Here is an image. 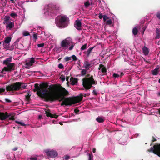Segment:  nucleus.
<instances>
[{
    "instance_id": "obj_3",
    "label": "nucleus",
    "mask_w": 160,
    "mask_h": 160,
    "mask_svg": "<svg viewBox=\"0 0 160 160\" xmlns=\"http://www.w3.org/2000/svg\"><path fill=\"white\" fill-rule=\"evenodd\" d=\"M55 23L59 28H64L69 24V18L66 15H60L55 18Z\"/></svg>"
},
{
    "instance_id": "obj_55",
    "label": "nucleus",
    "mask_w": 160,
    "mask_h": 160,
    "mask_svg": "<svg viewBox=\"0 0 160 160\" xmlns=\"http://www.w3.org/2000/svg\"><path fill=\"white\" fill-rule=\"evenodd\" d=\"M92 92L93 94L95 95H97L98 94L97 92H96L95 90H93Z\"/></svg>"
},
{
    "instance_id": "obj_7",
    "label": "nucleus",
    "mask_w": 160,
    "mask_h": 160,
    "mask_svg": "<svg viewBox=\"0 0 160 160\" xmlns=\"http://www.w3.org/2000/svg\"><path fill=\"white\" fill-rule=\"evenodd\" d=\"M148 151L149 152H152L154 154L160 157V144L154 145L153 147H151L150 149L148 150Z\"/></svg>"
},
{
    "instance_id": "obj_11",
    "label": "nucleus",
    "mask_w": 160,
    "mask_h": 160,
    "mask_svg": "<svg viewBox=\"0 0 160 160\" xmlns=\"http://www.w3.org/2000/svg\"><path fill=\"white\" fill-rule=\"evenodd\" d=\"M10 116V115H8V112H7L5 113L3 112H0V120H6Z\"/></svg>"
},
{
    "instance_id": "obj_42",
    "label": "nucleus",
    "mask_w": 160,
    "mask_h": 160,
    "mask_svg": "<svg viewBox=\"0 0 160 160\" xmlns=\"http://www.w3.org/2000/svg\"><path fill=\"white\" fill-rule=\"evenodd\" d=\"M89 159L88 160H93V156L92 154H88Z\"/></svg>"
},
{
    "instance_id": "obj_6",
    "label": "nucleus",
    "mask_w": 160,
    "mask_h": 160,
    "mask_svg": "<svg viewBox=\"0 0 160 160\" xmlns=\"http://www.w3.org/2000/svg\"><path fill=\"white\" fill-rule=\"evenodd\" d=\"M72 39L68 37L63 40L61 43V46L63 49H66L68 48V46H70L69 48V50H72L75 46V43L73 42Z\"/></svg>"
},
{
    "instance_id": "obj_36",
    "label": "nucleus",
    "mask_w": 160,
    "mask_h": 160,
    "mask_svg": "<svg viewBox=\"0 0 160 160\" xmlns=\"http://www.w3.org/2000/svg\"><path fill=\"white\" fill-rule=\"evenodd\" d=\"M23 35L24 36H26L29 35L30 34L28 32L25 31L23 32Z\"/></svg>"
},
{
    "instance_id": "obj_14",
    "label": "nucleus",
    "mask_w": 160,
    "mask_h": 160,
    "mask_svg": "<svg viewBox=\"0 0 160 160\" xmlns=\"http://www.w3.org/2000/svg\"><path fill=\"white\" fill-rule=\"evenodd\" d=\"M83 96L82 94L81 93L79 96L73 98L74 100L75 104L78 103L82 101L83 98Z\"/></svg>"
},
{
    "instance_id": "obj_53",
    "label": "nucleus",
    "mask_w": 160,
    "mask_h": 160,
    "mask_svg": "<svg viewBox=\"0 0 160 160\" xmlns=\"http://www.w3.org/2000/svg\"><path fill=\"white\" fill-rule=\"evenodd\" d=\"M5 101L6 102H9V103H10V102H11V101L10 100H9L8 99H7V98H6L5 99Z\"/></svg>"
},
{
    "instance_id": "obj_5",
    "label": "nucleus",
    "mask_w": 160,
    "mask_h": 160,
    "mask_svg": "<svg viewBox=\"0 0 160 160\" xmlns=\"http://www.w3.org/2000/svg\"><path fill=\"white\" fill-rule=\"evenodd\" d=\"M86 77L82 79V85L86 89L88 90L91 88L93 85H96L97 82L95 80L92 75L88 74Z\"/></svg>"
},
{
    "instance_id": "obj_29",
    "label": "nucleus",
    "mask_w": 160,
    "mask_h": 160,
    "mask_svg": "<svg viewBox=\"0 0 160 160\" xmlns=\"http://www.w3.org/2000/svg\"><path fill=\"white\" fill-rule=\"evenodd\" d=\"M138 30L136 28H134L132 30V33L134 35H136L138 33Z\"/></svg>"
},
{
    "instance_id": "obj_33",
    "label": "nucleus",
    "mask_w": 160,
    "mask_h": 160,
    "mask_svg": "<svg viewBox=\"0 0 160 160\" xmlns=\"http://www.w3.org/2000/svg\"><path fill=\"white\" fill-rule=\"evenodd\" d=\"M5 92V88H0V95H2L3 93Z\"/></svg>"
},
{
    "instance_id": "obj_63",
    "label": "nucleus",
    "mask_w": 160,
    "mask_h": 160,
    "mask_svg": "<svg viewBox=\"0 0 160 160\" xmlns=\"http://www.w3.org/2000/svg\"><path fill=\"white\" fill-rule=\"evenodd\" d=\"M142 30H143V33L144 31H145V28H143L142 29Z\"/></svg>"
},
{
    "instance_id": "obj_9",
    "label": "nucleus",
    "mask_w": 160,
    "mask_h": 160,
    "mask_svg": "<svg viewBox=\"0 0 160 160\" xmlns=\"http://www.w3.org/2000/svg\"><path fill=\"white\" fill-rule=\"evenodd\" d=\"M45 152L46 154L48 156L52 158H54L57 157L58 155L57 152L54 150L49 151L48 150H46Z\"/></svg>"
},
{
    "instance_id": "obj_13",
    "label": "nucleus",
    "mask_w": 160,
    "mask_h": 160,
    "mask_svg": "<svg viewBox=\"0 0 160 160\" xmlns=\"http://www.w3.org/2000/svg\"><path fill=\"white\" fill-rule=\"evenodd\" d=\"M104 22L107 25H111L112 23V21L107 16H104L103 18Z\"/></svg>"
},
{
    "instance_id": "obj_18",
    "label": "nucleus",
    "mask_w": 160,
    "mask_h": 160,
    "mask_svg": "<svg viewBox=\"0 0 160 160\" xmlns=\"http://www.w3.org/2000/svg\"><path fill=\"white\" fill-rule=\"evenodd\" d=\"M159 66L158 65L156 68L151 71L152 74L153 75H156L158 74L159 72Z\"/></svg>"
},
{
    "instance_id": "obj_16",
    "label": "nucleus",
    "mask_w": 160,
    "mask_h": 160,
    "mask_svg": "<svg viewBox=\"0 0 160 160\" xmlns=\"http://www.w3.org/2000/svg\"><path fill=\"white\" fill-rule=\"evenodd\" d=\"M45 114L47 117H50L51 118H57L58 117V116L56 114H52L51 112H50V110L49 109L45 111Z\"/></svg>"
},
{
    "instance_id": "obj_31",
    "label": "nucleus",
    "mask_w": 160,
    "mask_h": 160,
    "mask_svg": "<svg viewBox=\"0 0 160 160\" xmlns=\"http://www.w3.org/2000/svg\"><path fill=\"white\" fill-rule=\"evenodd\" d=\"M31 95L29 93H27V95H26L25 98L27 101H29L30 99Z\"/></svg>"
},
{
    "instance_id": "obj_43",
    "label": "nucleus",
    "mask_w": 160,
    "mask_h": 160,
    "mask_svg": "<svg viewBox=\"0 0 160 160\" xmlns=\"http://www.w3.org/2000/svg\"><path fill=\"white\" fill-rule=\"evenodd\" d=\"M60 78L62 81H64L65 80V77L63 75H62L60 77Z\"/></svg>"
},
{
    "instance_id": "obj_32",
    "label": "nucleus",
    "mask_w": 160,
    "mask_h": 160,
    "mask_svg": "<svg viewBox=\"0 0 160 160\" xmlns=\"http://www.w3.org/2000/svg\"><path fill=\"white\" fill-rule=\"evenodd\" d=\"M87 43H85L84 45H82L81 48V50H83L86 49L87 48Z\"/></svg>"
},
{
    "instance_id": "obj_40",
    "label": "nucleus",
    "mask_w": 160,
    "mask_h": 160,
    "mask_svg": "<svg viewBox=\"0 0 160 160\" xmlns=\"http://www.w3.org/2000/svg\"><path fill=\"white\" fill-rule=\"evenodd\" d=\"M156 16L160 20V11L156 13Z\"/></svg>"
},
{
    "instance_id": "obj_28",
    "label": "nucleus",
    "mask_w": 160,
    "mask_h": 160,
    "mask_svg": "<svg viewBox=\"0 0 160 160\" xmlns=\"http://www.w3.org/2000/svg\"><path fill=\"white\" fill-rule=\"evenodd\" d=\"M10 17L9 16H6L4 20L3 24H4L5 23H7L8 22H10L9 20L10 19Z\"/></svg>"
},
{
    "instance_id": "obj_12",
    "label": "nucleus",
    "mask_w": 160,
    "mask_h": 160,
    "mask_svg": "<svg viewBox=\"0 0 160 160\" xmlns=\"http://www.w3.org/2000/svg\"><path fill=\"white\" fill-rule=\"evenodd\" d=\"M98 69L99 70L101 71L103 75H105L106 74L107 69L102 64H99Z\"/></svg>"
},
{
    "instance_id": "obj_21",
    "label": "nucleus",
    "mask_w": 160,
    "mask_h": 160,
    "mask_svg": "<svg viewBox=\"0 0 160 160\" xmlns=\"http://www.w3.org/2000/svg\"><path fill=\"white\" fill-rule=\"evenodd\" d=\"M91 64L88 63V61H85L83 64V67L86 70H88L91 67Z\"/></svg>"
},
{
    "instance_id": "obj_30",
    "label": "nucleus",
    "mask_w": 160,
    "mask_h": 160,
    "mask_svg": "<svg viewBox=\"0 0 160 160\" xmlns=\"http://www.w3.org/2000/svg\"><path fill=\"white\" fill-rule=\"evenodd\" d=\"M15 122L17 124H20L21 126H25L27 125L26 124H25L24 123L22 122L18 121H15Z\"/></svg>"
},
{
    "instance_id": "obj_22",
    "label": "nucleus",
    "mask_w": 160,
    "mask_h": 160,
    "mask_svg": "<svg viewBox=\"0 0 160 160\" xmlns=\"http://www.w3.org/2000/svg\"><path fill=\"white\" fill-rule=\"evenodd\" d=\"M12 62V57H9L7 58L3 62V64L6 65L9 64L10 62Z\"/></svg>"
},
{
    "instance_id": "obj_24",
    "label": "nucleus",
    "mask_w": 160,
    "mask_h": 160,
    "mask_svg": "<svg viewBox=\"0 0 160 160\" xmlns=\"http://www.w3.org/2000/svg\"><path fill=\"white\" fill-rule=\"evenodd\" d=\"M156 36L155 39H158L160 38V29L156 28Z\"/></svg>"
},
{
    "instance_id": "obj_47",
    "label": "nucleus",
    "mask_w": 160,
    "mask_h": 160,
    "mask_svg": "<svg viewBox=\"0 0 160 160\" xmlns=\"http://www.w3.org/2000/svg\"><path fill=\"white\" fill-rule=\"evenodd\" d=\"M34 87L35 88H37L38 89H40V87H39L38 86V83H36L34 85Z\"/></svg>"
},
{
    "instance_id": "obj_2",
    "label": "nucleus",
    "mask_w": 160,
    "mask_h": 160,
    "mask_svg": "<svg viewBox=\"0 0 160 160\" xmlns=\"http://www.w3.org/2000/svg\"><path fill=\"white\" fill-rule=\"evenodd\" d=\"M56 89L57 93L54 98V101L56 100H58L59 102L62 101L61 104V106L64 105L71 106L72 104H75L73 97H65L69 95V92L64 88L59 85V87H57Z\"/></svg>"
},
{
    "instance_id": "obj_56",
    "label": "nucleus",
    "mask_w": 160,
    "mask_h": 160,
    "mask_svg": "<svg viewBox=\"0 0 160 160\" xmlns=\"http://www.w3.org/2000/svg\"><path fill=\"white\" fill-rule=\"evenodd\" d=\"M20 39L18 38L16 40V42H14V44L15 45L16 44H17L18 42L19 41Z\"/></svg>"
},
{
    "instance_id": "obj_37",
    "label": "nucleus",
    "mask_w": 160,
    "mask_h": 160,
    "mask_svg": "<svg viewBox=\"0 0 160 160\" xmlns=\"http://www.w3.org/2000/svg\"><path fill=\"white\" fill-rule=\"evenodd\" d=\"M71 58H72L73 60V61H76L78 60V58L74 55H72L71 56Z\"/></svg>"
},
{
    "instance_id": "obj_41",
    "label": "nucleus",
    "mask_w": 160,
    "mask_h": 160,
    "mask_svg": "<svg viewBox=\"0 0 160 160\" xmlns=\"http://www.w3.org/2000/svg\"><path fill=\"white\" fill-rule=\"evenodd\" d=\"M84 5L86 7H88L90 5V3L89 1H87L85 3Z\"/></svg>"
},
{
    "instance_id": "obj_34",
    "label": "nucleus",
    "mask_w": 160,
    "mask_h": 160,
    "mask_svg": "<svg viewBox=\"0 0 160 160\" xmlns=\"http://www.w3.org/2000/svg\"><path fill=\"white\" fill-rule=\"evenodd\" d=\"M87 70L83 69L81 72V74L82 76H84L86 74Z\"/></svg>"
},
{
    "instance_id": "obj_49",
    "label": "nucleus",
    "mask_w": 160,
    "mask_h": 160,
    "mask_svg": "<svg viewBox=\"0 0 160 160\" xmlns=\"http://www.w3.org/2000/svg\"><path fill=\"white\" fill-rule=\"evenodd\" d=\"M70 156L68 155H65L64 156V159L65 160H68L69 159H70Z\"/></svg>"
},
{
    "instance_id": "obj_57",
    "label": "nucleus",
    "mask_w": 160,
    "mask_h": 160,
    "mask_svg": "<svg viewBox=\"0 0 160 160\" xmlns=\"http://www.w3.org/2000/svg\"><path fill=\"white\" fill-rule=\"evenodd\" d=\"M157 140L154 137H152V141L153 142H154L156 141Z\"/></svg>"
},
{
    "instance_id": "obj_62",
    "label": "nucleus",
    "mask_w": 160,
    "mask_h": 160,
    "mask_svg": "<svg viewBox=\"0 0 160 160\" xmlns=\"http://www.w3.org/2000/svg\"><path fill=\"white\" fill-rule=\"evenodd\" d=\"M69 78V77H68L66 78V81L68 82Z\"/></svg>"
},
{
    "instance_id": "obj_52",
    "label": "nucleus",
    "mask_w": 160,
    "mask_h": 160,
    "mask_svg": "<svg viewBox=\"0 0 160 160\" xmlns=\"http://www.w3.org/2000/svg\"><path fill=\"white\" fill-rule=\"evenodd\" d=\"M74 112L76 114H78V112L79 111V110L78 109H74Z\"/></svg>"
},
{
    "instance_id": "obj_35",
    "label": "nucleus",
    "mask_w": 160,
    "mask_h": 160,
    "mask_svg": "<svg viewBox=\"0 0 160 160\" xmlns=\"http://www.w3.org/2000/svg\"><path fill=\"white\" fill-rule=\"evenodd\" d=\"M64 60L65 62H67L68 61L71 60V57H66L64 58Z\"/></svg>"
},
{
    "instance_id": "obj_8",
    "label": "nucleus",
    "mask_w": 160,
    "mask_h": 160,
    "mask_svg": "<svg viewBox=\"0 0 160 160\" xmlns=\"http://www.w3.org/2000/svg\"><path fill=\"white\" fill-rule=\"evenodd\" d=\"M7 65V67H5L3 68L1 72L2 73H3L4 71L11 72L12 70L15 69V64L14 63H10Z\"/></svg>"
},
{
    "instance_id": "obj_15",
    "label": "nucleus",
    "mask_w": 160,
    "mask_h": 160,
    "mask_svg": "<svg viewBox=\"0 0 160 160\" xmlns=\"http://www.w3.org/2000/svg\"><path fill=\"white\" fill-rule=\"evenodd\" d=\"M5 23L6 28L7 29L10 30L14 26V22H9L7 23Z\"/></svg>"
},
{
    "instance_id": "obj_38",
    "label": "nucleus",
    "mask_w": 160,
    "mask_h": 160,
    "mask_svg": "<svg viewBox=\"0 0 160 160\" xmlns=\"http://www.w3.org/2000/svg\"><path fill=\"white\" fill-rule=\"evenodd\" d=\"M104 16H107L106 15H103L102 13H99L98 16V18L100 19H102V18H104Z\"/></svg>"
},
{
    "instance_id": "obj_19",
    "label": "nucleus",
    "mask_w": 160,
    "mask_h": 160,
    "mask_svg": "<svg viewBox=\"0 0 160 160\" xmlns=\"http://www.w3.org/2000/svg\"><path fill=\"white\" fill-rule=\"evenodd\" d=\"M35 59L33 57L31 58H30V60L28 62H27L26 63L25 65L27 66V67H26V68H27L29 66H32L33 63L35 62Z\"/></svg>"
},
{
    "instance_id": "obj_4",
    "label": "nucleus",
    "mask_w": 160,
    "mask_h": 160,
    "mask_svg": "<svg viewBox=\"0 0 160 160\" xmlns=\"http://www.w3.org/2000/svg\"><path fill=\"white\" fill-rule=\"evenodd\" d=\"M27 85L22 82H16L6 86L7 92L18 91L25 88Z\"/></svg>"
},
{
    "instance_id": "obj_39",
    "label": "nucleus",
    "mask_w": 160,
    "mask_h": 160,
    "mask_svg": "<svg viewBox=\"0 0 160 160\" xmlns=\"http://www.w3.org/2000/svg\"><path fill=\"white\" fill-rule=\"evenodd\" d=\"M58 67L60 69H63L64 68L63 66L62 63H59L58 66Z\"/></svg>"
},
{
    "instance_id": "obj_44",
    "label": "nucleus",
    "mask_w": 160,
    "mask_h": 160,
    "mask_svg": "<svg viewBox=\"0 0 160 160\" xmlns=\"http://www.w3.org/2000/svg\"><path fill=\"white\" fill-rule=\"evenodd\" d=\"M10 16L12 18H14L17 16V15L16 13L13 12L11 13Z\"/></svg>"
},
{
    "instance_id": "obj_54",
    "label": "nucleus",
    "mask_w": 160,
    "mask_h": 160,
    "mask_svg": "<svg viewBox=\"0 0 160 160\" xmlns=\"http://www.w3.org/2000/svg\"><path fill=\"white\" fill-rule=\"evenodd\" d=\"M33 38L35 39H37L38 38H37V35L36 34H33Z\"/></svg>"
},
{
    "instance_id": "obj_61",
    "label": "nucleus",
    "mask_w": 160,
    "mask_h": 160,
    "mask_svg": "<svg viewBox=\"0 0 160 160\" xmlns=\"http://www.w3.org/2000/svg\"><path fill=\"white\" fill-rule=\"evenodd\" d=\"M92 152L93 153H95L96 152V149L95 148H93L92 149Z\"/></svg>"
},
{
    "instance_id": "obj_20",
    "label": "nucleus",
    "mask_w": 160,
    "mask_h": 160,
    "mask_svg": "<svg viewBox=\"0 0 160 160\" xmlns=\"http://www.w3.org/2000/svg\"><path fill=\"white\" fill-rule=\"evenodd\" d=\"M70 80V81L71 82V84L73 85L76 84L78 82V79L77 78H73L72 77Z\"/></svg>"
},
{
    "instance_id": "obj_51",
    "label": "nucleus",
    "mask_w": 160,
    "mask_h": 160,
    "mask_svg": "<svg viewBox=\"0 0 160 160\" xmlns=\"http://www.w3.org/2000/svg\"><path fill=\"white\" fill-rule=\"evenodd\" d=\"M30 160H38V158L36 157H31L30 158Z\"/></svg>"
},
{
    "instance_id": "obj_46",
    "label": "nucleus",
    "mask_w": 160,
    "mask_h": 160,
    "mask_svg": "<svg viewBox=\"0 0 160 160\" xmlns=\"http://www.w3.org/2000/svg\"><path fill=\"white\" fill-rule=\"evenodd\" d=\"M8 119L10 120H14L15 119L14 116L13 115L11 117L8 118Z\"/></svg>"
},
{
    "instance_id": "obj_10",
    "label": "nucleus",
    "mask_w": 160,
    "mask_h": 160,
    "mask_svg": "<svg viewBox=\"0 0 160 160\" xmlns=\"http://www.w3.org/2000/svg\"><path fill=\"white\" fill-rule=\"evenodd\" d=\"M11 38L10 37H7L5 38L4 42L3 43V47L4 48L8 49L9 48V43L11 42Z\"/></svg>"
},
{
    "instance_id": "obj_59",
    "label": "nucleus",
    "mask_w": 160,
    "mask_h": 160,
    "mask_svg": "<svg viewBox=\"0 0 160 160\" xmlns=\"http://www.w3.org/2000/svg\"><path fill=\"white\" fill-rule=\"evenodd\" d=\"M18 149V148L17 147H15L13 148L12 150L13 151H16Z\"/></svg>"
},
{
    "instance_id": "obj_45",
    "label": "nucleus",
    "mask_w": 160,
    "mask_h": 160,
    "mask_svg": "<svg viewBox=\"0 0 160 160\" xmlns=\"http://www.w3.org/2000/svg\"><path fill=\"white\" fill-rule=\"evenodd\" d=\"M44 46V43L38 44V48H41L43 47Z\"/></svg>"
},
{
    "instance_id": "obj_27",
    "label": "nucleus",
    "mask_w": 160,
    "mask_h": 160,
    "mask_svg": "<svg viewBox=\"0 0 160 160\" xmlns=\"http://www.w3.org/2000/svg\"><path fill=\"white\" fill-rule=\"evenodd\" d=\"M96 120L98 122L101 123L104 121V119L101 117H98L96 119Z\"/></svg>"
},
{
    "instance_id": "obj_23",
    "label": "nucleus",
    "mask_w": 160,
    "mask_h": 160,
    "mask_svg": "<svg viewBox=\"0 0 160 160\" xmlns=\"http://www.w3.org/2000/svg\"><path fill=\"white\" fill-rule=\"evenodd\" d=\"M52 8L54 10L52 12L55 14H56V13L59 11L60 9L59 7L56 5H54L52 7Z\"/></svg>"
},
{
    "instance_id": "obj_60",
    "label": "nucleus",
    "mask_w": 160,
    "mask_h": 160,
    "mask_svg": "<svg viewBox=\"0 0 160 160\" xmlns=\"http://www.w3.org/2000/svg\"><path fill=\"white\" fill-rule=\"evenodd\" d=\"M123 75H124V74H123V72H121V73H120V75H119V76H120V77H122V76H123Z\"/></svg>"
},
{
    "instance_id": "obj_26",
    "label": "nucleus",
    "mask_w": 160,
    "mask_h": 160,
    "mask_svg": "<svg viewBox=\"0 0 160 160\" xmlns=\"http://www.w3.org/2000/svg\"><path fill=\"white\" fill-rule=\"evenodd\" d=\"M94 48V47H90L88 49L87 51H86V54L87 57H88L89 56L90 54L92 52V51Z\"/></svg>"
},
{
    "instance_id": "obj_1",
    "label": "nucleus",
    "mask_w": 160,
    "mask_h": 160,
    "mask_svg": "<svg viewBox=\"0 0 160 160\" xmlns=\"http://www.w3.org/2000/svg\"><path fill=\"white\" fill-rule=\"evenodd\" d=\"M40 88L38 91L39 94L42 95L46 101H49L50 102H53L57 93V91L56 88L57 87H59V85L54 87L50 86L49 87V91H48V85L47 83H41L40 84Z\"/></svg>"
},
{
    "instance_id": "obj_48",
    "label": "nucleus",
    "mask_w": 160,
    "mask_h": 160,
    "mask_svg": "<svg viewBox=\"0 0 160 160\" xmlns=\"http://www.w3.org/2000/svg\"><path fill=\"white\" fill-rule=\"evenodd\" d=\"M113 76L115 78H118L119 77V75L118 74L114 73L113 74Z\"/></svg>"
},
{
    "instance_id": "obj_17",
    "label": "nucleus",
    "mask_w": 160,
    "mask_h": 160,
    "mask_svg": "<svg viewBox=\"0 0 160 160\" xmlns=\"http://www.w3.org/2000/svg\"><path fill=\"white\" fill-rule=\"evenodd\" d=\"M81 22L79 20H77L75 21L74 26L78 30H81Z\"/></svg>"
},
{
    "instance_id": "obj_50",
    "label": "nucleus",
    "mask_w": 160,
    "mask_h": 160,
    "mask_svg": "<svg viewBox=\"0 0 160 160\" xmlns=\"http://www.w3.org/2000/svg\"><path fill=\"white\" fill-rule=\"evenodd\" d=\"M39 89H38L37 88H35V89H33V91L34 92H35L37 91V94H39V92L38 91H39Z\"/></svg>"
},
{
    "instance_id": "obj_25",
    "label": "nucleus",
    "mask_w": 160,
    "mask_h": 160,
    "mask_svg": "<svg viewBox=\"0 0 160 160\" xmlns=\"http://www.w3.org/2000/svg\"><path fill=\"white\" fill-rule=\"evenodd\" d=\"M142 50L143 53L145 55H147L148 54L149 50L147 47L145 46L144 47L142 48Z\"/></svg>"
},
{
    "instance_id": "obj_64",
    "label": "nucleus",
    "mask_w": 160,
    "mask_h": 160,
    "mask_svg": "<svg viewBox=\"0 0 160 160\" xmlns=\"http://www.w3.org/2000/svg\"><path fill=\"white\" fill-rule=\"evenodd\" d=\"M11 1V2H12V3H13L14 2V0H10Z\"/></svg>"
},
{
    "instance_id": "obj_58",
    "label": "nucleus",
    "mask_w": 160,
    "mask_h": 160,
    "mask_svg": "<svg viewBox=\"0 0 160 160\" xmlns=\"http://www.w3.org/2000/svg\"><path fill=\"white\" fill-rule=\"evenodd\" d=\"M13 114L12 113H8V115H10V116L8 117H11V116H12L13 115Z\"/></svg>"
}]
</instances>
